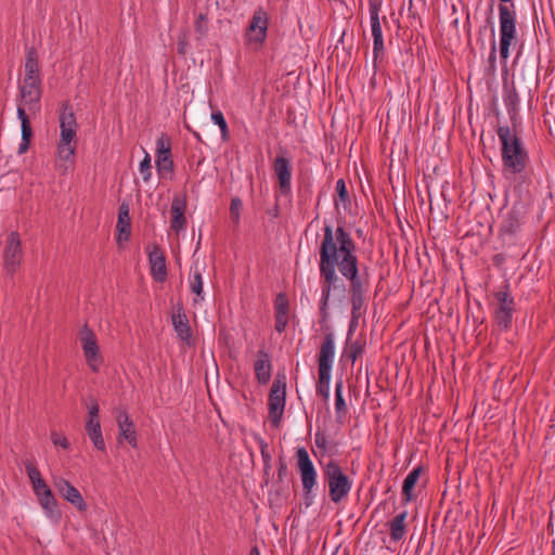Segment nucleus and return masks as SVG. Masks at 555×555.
I'll return each mask as SVG.
<instances>
[{
  "instance_id": "obj_1",
  "label": "nucleus",
  "mask_w": 555,
  "mask_h": 555,
  "mask_svg": "<svg viewBox=\"0 0 555 555\" xmlns=\"http://www.w3.org/2000/svg\"><path fill=\"white\" fill-rule=\"evenodd\" d=\"M319 257L320 312L323 318H326L332 292L344 294L346 291L345 283L338 273L346 280H353L359 275L356 243L343 227L333 229L332 224L326 223L323 228Z\"/></svg>"
},
{
  "instance_id": "obj_2",
  "label": "nucleus",
  "mask_w": 555,
  "mask_h": 555,
  "mask_svg": "<svg viewBox=\"0 0 555 555\" xmlns=\"http://www.w3.org/2000/svg\"><path fill=\"white\" fill-rule=\"evenodd\" d=\"M496 133L501 143V157L505 178L511 179L521 175L527 167L529 156L520 138L508 126H500Z\"/></svg>"
},
{
  "instance_id": "obj_3",
  "label": "nucleus",
  "mask_w": 555,
  "mask_h": 555,
  "mask_svg": "<svg viewBox=\"0 0 555 555\" xmlns=\"http://www.w3.org/2000/svg\"><path fill=\"white\" fill-rule=\"evenodd\" d=\"M77 128L74 113L63 112L60 116V140L57 143V167L63 171H66L74 163Z\"/></svg>"
},
{
  "instance_id": "obj_4",
  "label": "nucleus",
  "mask_w": 555,
  "mask_h": 555,
  "mask_svg": "<svg viewBox=\"0 0 555 555\" xmlns=\"http://www.w3.org/2000/svg\"><path fill=\"white\" fill-rule=\"evenodd\" d=\"M499 4V46L500 56L505 64L511 54V48L516 44L518 40L517 34V15L514 4L507 5L512 0H500Z\"/></svg>"
},
{
  "instance_id": "obj_5",
  "label": "nucleus",
  "mask_w": 555,
  "mask_h": 555,
  "mask_svg": "<svg viewBox=\"0 0 555 555\" xmlns=\"http://www.w3.org/2000/svg\"><path fill=\"white\" fill-rule=\"evenodd\" d=\"M335 359V338L332 333L326 334L318 357L319 382L317 385L318 395L325 400L330 397V384L332 377V367Z\"/></svg>"
},
{
  "instance_id": "obj_6",
  "label": "nucleus",
  "mask_w": 555,
  "mask_h": 555,
  "mask_svg": "<svg viewBox=\"0 0 555 555\" xmlns=\"http://www.w3.org/2000/svg\"><path fill=\"white\" fill-rule=\"evenodd\" d=\"M324 475L332 502L339 503L348 496L352 488V480L344 474L337 462L330 461L325 466Z\"/></svg>"
},
{
  "instance_id": "obj_7",
  "label": "nucleus",
  "mask_w": 555,
  "mask_h": 555,
  "mask_svg": "<svg viewBox=\"0 0 555 555\" xmlns=\"http://www.w3.org/2000/svg\"><path fill=\"white\" fill-rule=\"evenodd\" d=\"M382 11L380 0H369V14L371 31L373 37V66L376 68L378 61H380L385 53L383 30L380 24L379 13Z\"/></svg>"
},
{
  "instance_id": "obj_8",
  "label": "nucleus",
  "mask_w": 555,
  "mask_h": 555,
  "mask_svg": "<svg viewBox=\"0 0 555 555\" xmlns=\"http://www.w3.org/2000/svg\"><path fill=\"white\" fill-rule=\"evenodd\" d=\"M83 357L88 366L93 372H98L103 364V357L100 351L99 341L94 332L85 325L78 335Z\"/></svg>"
},
{
  "instance_id": "obj_9",
  "label": "nucleus",
  "mask_w": 555,
  "mask_h": 555,
  "mask_svg": "<svg viewBox=\"0 0 555 555\" xmlns=\"http://www.w3.org/2000/svg\"><path fill=\"white\" fill-rule=\"evenodd\" d=\"M268 25L269 18L267 13L262 9L256 10L246 29V43L255 50L262 47L267 38Z\"/></svg>"
},
{
  "instance_id": "obj_10",
  "label": "nucleus",
  "mask_w": 555,
  "mask_h": 555,
  "mask_svg": "<svg viewBox=\"0 0 555 555\" xmlns=\"http://www.w3.org/2000/svg\"><path fill=\"white\" fill-rule=\"evenodd\" d=\"M286 403V386L285 384H281L279 382H274L271 386L269 400H268V410H269V421L271 425L278 428L281 424L282 416L284 413Z\"/></svg>"
},
{
  "instance_id": "obj_11",
  "label": "nucleus",
  "mask_w": 555,
  "mask_h": 555,
  "mask_svg": "<svg viewBox=\"0 0 555 555\" xmlns=\"http://www.w3.org/2000/svg\"><path fill=\"white\" fill-rule=\"evenodd\" d=\"M297 468L301 478L302 489L309 495L317 486V470L306 448L300 447L296 452Z\"/></svg>"
},
{
  "instance_id": "obj_12",
  "label": "nucleus",
  "mask_w": 555,
  "mask_h": 555,
  "mask_svg": "<svg viewBox=\"0 0 555 555\" xmlns=\"http://www.w3.org/2000/svg\"><path fill=\"white\" fill-rule=\"evenodd\" d=\"M22 259L23 250L20 235L16 232H11L7 237L3 251L4 271L10 275L14 274L18 269Z\"/></svg>"
},
{
  "instance_id": "obj_13",
  "label": "nucleus",
  "mask_w": 555,
  "mask_h": 555,
  "mask_svg": "<svg viewBox=\"0 0 555 555\" xmlns=\"http://www.w3.org/2000/svg\"><path fill=\"white\" fill-rule=\"evenodd\" d=\"M51 479L53 487L65 501L70 503L80 512H85L87 509L88 506L86 501L74 485L57 474H52Z\"/></svg>"
},
{
  "instance_id": "obj_14",
  "label": "nucleus",
  "mask_w": 555,
  "mask_h": 555,
  "mask_svg": "<svg viewBox=\"0 0 555 555\" xmlns=\"http://www.w3.org/2000/svg\"><path fill=\"white\" fill-rule=\"evenodd\" d=\"M41 83H20V99L17 109L22 108L24 113L36 114L40 111Z\"/></svg>"
},
{
  "instance_id": "obj_15",
  "label": "nucleus",
  "mask_w": 555,
  "mask_h": 555,
  "mask_svg": "<svg viewBox=\"0 0 555 555\" xmlns=\"http://www.w3.org/2000/svg\"><path fill=\"white\" fill-rule=\"evenodd\" d=\"M496 307L494 310V320L499 327L507 330L512 324L514 299L507 292L500 291L495 294Z\"/></svg>"
},
{
  "instance_id": "obj_16",
  "label": "nucleus",
  "mask_w": 555,
  "mask_h": 555,
  "mask_svg": "<svg viewBox=\"0 0 555 555\" xmlns=\"http://www.w3.org/2000/svg\"><path fill=\"white\" fill-rule=\"evenodd\" d=\"M350 282V301H351V314L353 320H358L361 315V310L364 305V298L366 293V285L360 275L356 276L353 280H348Z\"/></svg>"
},
{
  "instance_id": "obj_17",
  "label": "nucleus",
  "mask_w": 555,
  "mask_h": 555,
  "mask_svg": "<svg viewBox=\"0 0 555 555\" xmlns=\"http://www.w3.org/2000/svg\"><path fill=\"white\" fill-rule=\"evenodd\" d=\"M119 436L118 442L122 443L124 441L128 442L131 447H137V431L134 424L127 412L119 411L116 416Z\"/></svg>"
},
{
  "instance_id": "obj_18",
  "label": "nucleus",
  "mask_w": 555,
  "mask_h": 555,
  "mask_svg": "<svg viewBox=\"0 0 555 555\" xmlns=\"http://www.w3.org/2000/svg\"><path fill=\"white\" fill-rule=\"evenodd\" d=\"M273 169L278 178L279 186L283 193L291 191L292 167L288 158L278 156L273 164Z\"/></svg>"
},
{
  "instance_id": "obj_19",
  "label": "nucleus",
  "mask_w": 555,
  "mask_h": 555,
  "mask_svg": "<svg viewBox=\"0 0 555 555\" xmlns=\"http://www.w3.org/2000/svg\"><path fill=\"white\" fill-rule=\"evenodd\" d=\"M184 210H185V201L179 196L173 197L171 207H170V214H171L170 230L171 231L179 233L180 231H183L185 229L186 219L184 216Z\"/></svg>"
},
{
  "instance_id": "obj_20",
  "label": "nucleus",
  "mask_w": 555,
  "mask_h": 555,
  "mask_svg": "<svg viewBox=\"0 0 555 555\" xmlns=\"http://www.w3.org/2000/svg\"><path fill=\"white\" fill-rule=\"evenodd\" d=\"M149 261L153 278L158 282H164L167 276L166 258L157 246L149 253Z\"/></svg>"
},
{
  "instance_id": "obj_21",
  "label": "nucleus",
  "mask_w": 555,
  "mask_h": 555,
  "mask_svg": "<svg viewBox=\"0 0 555 555\" xmlns=\"http://www.w3.org/2000/svg\"><path fill=\"white\" fill-rule=\"evenodd\" d=\"M25 469L30 480L36 498L52 492L50 487L47 485L46 480L42 478L39 469L31 462H27L25 464Z\"/></svg>"
},
{
  "instance_id": "obj_22",
  "label": "nucleus",
  "mask_w": 555,
  "mask_h": 555,
  "mask_svg": "<svg viewBox=\"0 0 555 555\" xmlns=\"http://www.w3.org/2000/svg\"><path fill=\"white\" fill-rule=\"evenodd\" d=\"M40 507L42 508L44 516L53 524H59L62 517L61 511L57 507V501L53 493L50 492L46 495L37 498Z\"/></svg>"
},
{
  "instance_id": "obj_23",
  "label": "nucleus",
  "mask_w": 555,
  "mask_h": 555,
  "mask_svg": "<svg viewBox=\"0 0 555 555\" xmlns=\"http://www.w3.org/2000/svg\"><path fill=\"white\" fill-rule=\"evenodd\" d=\"M39 64L35 50H29L25 60V76L21 83H41Z\"/></svg>"
},
{
  "instance_id": "obj_24",
  "label": "nucleus",
  "mask_w": 555,
  "mask_h": 555,
  "mask_svg": "<svg viewBox=\"0 0 555 555\" xmlns=\"http://www.w3.org/2000/svg\"><path fill=\"white\" fill-rule=\"evenodd\" d=\"M17 118L21 121V133L22 141L18 145V154H24L30 144V140L33 138V129L30 127L29 117L22 108L16 109Z\"/></svg>"
},
{
  "instance_id": "obj_25",
  "label": "nucleus",
  "mask_w": 555,
  "mask_h": 555,
  "mask_svg": "<svg viewBox=\"0 0 555 555\" xmlns=\"http://www.w3.org/2000/svg\"><path fill=\"white\" fill-rule=\"evenodd\" d=\"M171 320L178 337L184 341H189L191 338V328L189 325V320L182 309H178L172 314Z\"/></svg>"
},
{
  "instance_id": "obj_26",
  "label": "nucleus",
  "mask_w": 555,
  "mask_h": 555,
  "mask_svg": "<svg viewBox=\"0 0 555 555\" xmlns=\"http://www.w3.org/2000/svg\"><path fill=\"white\" fill-rule=\"evenodd\" d=\"M130 216L129 208L127 205L122 204L119 207L118 211V220H117V230H118V242L127 241L130 236Z\"/></svg>"
},
{
  "instance_id": "obj_27",
  "label": "nucleus",
  "mask_w": 555,
  "mask_h": 555,
  "mask_svg": "<svg viewBox=\"0 0 555 555\" xmlns=\"http://www.w3.org/2000/svg\"><path fill=\"white\" fill-rule=\"evenodd\" d=\"M203 269L204 268L201 269L198 264H194L192 267V271L189 276L190 289L197 297L194 299V302H197L198 300L204 299V297H203L204 282H203V276H202Z\"/></svg>"
},
{
  "instance_id": "obj_28",
  "label": "nucleus",
  "mask_w": 555,
  "mask_h": 555,
  "mask_svg": "<svg viewBox=\"0 0 555 555\" xmlns=\"http://www.w3.org/2000/svg\"><path fill=\"white\" fill-rule=\"evenodd\" d=\"M86 431L91 439L93 446L100 450H105V442L102 436L101 425L99 421H87Z\"/></svg>"
},
{
  "instance_id": "obj_29",
  "label": "nucleus",
  "mask_w": 555,
  "mask_h": 555,
  "mask_svg": "<svg viewBox=\"0 0 555 555\" xmlns=\"http://www.w3.org/2000/svg\"><path fill=\"white\" fill-rule=\"evenodd\" d=\"M408 512L398 514L389 524L390 537L393 541H400L405 535V519Z\"/></svg>"
},
{
  "instance_id": "obj_30",
  "label": "nucleus",
  "mask_w": 555,
  "mask_h": 555,
  "mask_svg": "<svg viewBox=\"0 0 555 555\" xmlns=\"http://www.w3.org/2000/svg\"><path fill=\"white\" fill-rule=\"evenodd\" d=\"M255 373L260 383H267L271 375V365L268 354L260 353L255 363Z\"/></svg>"
},
{
  "instance_id": "obj_31",
  "label": "nucleus",
  "mask_w": 555,
  "mask_h": 555,
  "mask_svg": "<svg viewBox=\"0 0 555 555\" xmlns=\"http://www.w3.org/2000/svg\"><path fill=\"white\" fill-rule=\"evenodd\" d=\"M422 473V467H415L413 468L405 479L403 480L402 486V494L405 496V501H410L412 498V490L414 486L416 485L417 480L420 479Z\"/></svg>"
},
{
  "instance_id": "obj_32",
  "label": "nucleus",
  "mask_w": 555,
  "mask_h": 555,
  "mask_svg": "<svg viewBox=\"0 0 555 555\" xmlns=\"http://www.w3.org/2000/svg\"><path fill=\"white\" fill-rule=\"evenodd\" d=\"M156 169L159 176L170 173L173 169L171 153L156 154Z\"/></svg>"
},
{
  "instance_id": "obj_33",
  "label": "nucleus",
  "mask_w": 555,
  "mask_h": 555,
  "mask_svg": "<svg viewBox=\"0 0 555 555\" xmlns=\"http://www.w3.org/2000/svg\"><path fill=\"white\" fill-rule=\"evenodd\" d=\"M343 388L344 386L341 380L335 384V411L337 417L345 416L347 412V405L343 397Z\"/></svg>"
},
{
  "instance_id": "obj_34",
  "label": "nucleus",
  "mask_w": 555,
  "mask_h": 555,
  "mask_svg": "<svg viewBox=\"0 0 555 555\" xmlns=\"http://www.w3.org/2000/svg\"><path fill=\"white\" fill-rule=\"evenodd\" d=\"M211 121L217 125L221 132L222 140H228L229 138V128L227 120L221 111H216L211 113Z\"/></svg>"
},
{
  "instance_id": "obj_35",
  "label": "nucleus",
  "mask_w": 555,
  "mask_h": 555,
  "mask_svg": "<svg viewBox=\"0 0 555 555\" xmlns=\"http://www.w3.org/2000/svg\"><path fill=\"white\" fill-rule=\"evenodd\" d=\"M139 172L142 176L144 182H149L152 177V165H151V156L144 151V157L140 162Z\"/></svg>"
},
{
  "instance_id": "obj_36",
  "label": "nucleus",
  "mask_w": 555,
  "mask_h": 555,
  "mask_svg": "<svg viewBox=\"0 0 555 555\" xmlns=\"http://www.w3.org/2000/svg\"><path fill=\"white\" fill-rule=\"evenodd\" d=\"M167 153H171V138L166 133H162L156 139V154Z\"/></svg>"
},
{
  "instance_id": "obj_37",
  "label": "nucleus",
  "mask_w": 555,
  "mask_h": 555,
  "mask_svg": "<svg viewBox=\"0 0 555 555\" xmlns=\"http://www.w3.org/2000/svg\"><path fill=\"white\" fill-rule=\"evenodd\" d=\"M284 312L288 314V301L284 294H279L275 299V314Z\"/></svg>"
},
{
  "instance_id": "obj_38",
  "label": "nucleus",
  "mask_w": 555,
  "mask_h": 555,
  "mask_svg": "<svg viewBox=\"0 0 555 555\" xmlns=\"http://www.w3.org/2000/svg\"><path fill=\"white\" fill-rule=\"evenodd\" d=\"M255 440L260 449L264 464H268L271 461V455L268 451V443L258 435H255Z\"/></svg>"
},
{
  "instance_id": "obj_39",
  "label": "nucleus",
  "mask_w": 555,
  "mask_h": 555,
  "mask_svg": "<svg viewBox=\"0 0 555 555\" xmlns=\"http://www.w3.org/2000/svg\"><path fill=\"white\" fill-rule=\"evenodd\" d=\"M361 353H362V346L358 341H356V343H351L348 346L346 357L348 359H350L351 362H354Z\"/></svg>"
},
{
  "instance_id": "obj_40",
  "label": "nucleus",
  "mask_w": 555,
  "mask_h": 555,
  "mask_svg": "<svg viewBox=\"0 0 555 555\" xmlns=\"http://www.w3.org/2000/svg\"><path fill=\"white\" fill-rule=\"evenodd\" d=\"M51 441L55 447H60L65 450L69 448V442L67 438L64 435L59 434L56 431H51Z\"/></svg>"
},
{
  "instance_id": "obj_41",
  "label": "nucleus",
  "mask_w": 555,
  "mask_h": 555,
  "mask_svg": "<svg viewBox=\"0 0 555 555\" xmlns=\"http://www.w3.org/2000/svg\"><path fill=\"white\" fill-rule=\"evenodd\" d=\"M243 203L238 197L232 198L230 205V214L235 221H238Z\"/></svg>"
},
{
  "instance_id": "obj_42",
  "label": "nucleus",
  "mask_w": 555,
  "mask_h": 555,
  "mask_svg": "<svg viewBox=\"0 0 555 555\" xmlns=\"http://www.w3.org/2000/svg\"><path fill=\"white\" fill-rule=\"evenodd\" d=\"M505 104L508 109V113L512 114L516 111V106L518 104V95L516 92L509 93L505 99Z\"/></svg>"
},
{
  "instance_id": "obj_43",
  "label": "nucleus",
  "mask_w": 555,
  "mask_h": 555,
  "mask_svg": "<svg viewBox=\"0 0 555 555\" xmlns=\"http://www.w3.org/2000/svg\"><path fill=\"white\" fill-rule=\"evenodd\" d=\"M288 321V315L282 312L281 314H275V330L279 333L285 331Z\"/></svg>"
},
{
  "instance_id": "obj_44",
  "label": "nucleus",
  "mask_w": 555,
  "mask_h": 555,
  "mask_svg": "<svg viewBox=\"0 0 555 555\" xmlns=\"http://www.w3.org/2000/svg\"><path fill=\"white\" fill-rule=\"evenodd\" d=\"M88 421H99V405L95 400L90 401V403L88 404Z\"/></svg>"
},
{
  "instance_id": "obj_45",
  "label": "nucleus",
  "mask_w": 555,
  "mask_h": 555,
  "mask_svg": "<svg viewBox=\"0 0 555 555\" xmlns=\"http://www.w3.org/2000/svg\"><path fill=\"white\" fill-rule=\"evenodd\" d=\"M315 446L319 449H322L323 451L327 450L328 441L324 434H322V433L315 434Z\"/></svg>"
},
{
  "instance_id": "obj_46",
  "label": "nucleus",
  "mask_w": 555,
  "mask_h": 555,
  "mask_svg": "<svg viewBox=\"0 0 555 555\" xmlns=\"http://www.w3.org/2000/svg\"><path fill=\"white\" fill-rule=\"evenodd\" d=\"M336 191L338 193L340 201L345 202L347 199V189L346 183L343 179H339L336 182Z\"/></svg>"
},
{
  "instance_id": "obj_47",
  "label": "nucleus",
  "mask_w": 555,
  "mask_h": 555,
  "mask_svg": "<svg viewBox=\"0 0 555 555\" xmlns=\"http://www.w3.org/2000/svg\"><path fill=\"white\" fill-rule=\"evenodd\" d=\"M495 61H496V42L493 39L491 42V49H490V53H489V63L491 64L492 67H494Z\"/></svg>"
},
{
  "instance_id": "obj_48",
  "label": "nucleus",
  "mask_w": 555,
  "mask_h": 555,
  "mask_svg": "<svg viewBox=\"0 0 555 555\" xmlns=\"http://www.w3.org/2000/svg\"><path fill=\"white\" fill-rule=\"evenodd\" d=\"M249 555H260L259 551L257 548H253L249 553Z\"/></svg>"
}]
</instances>
